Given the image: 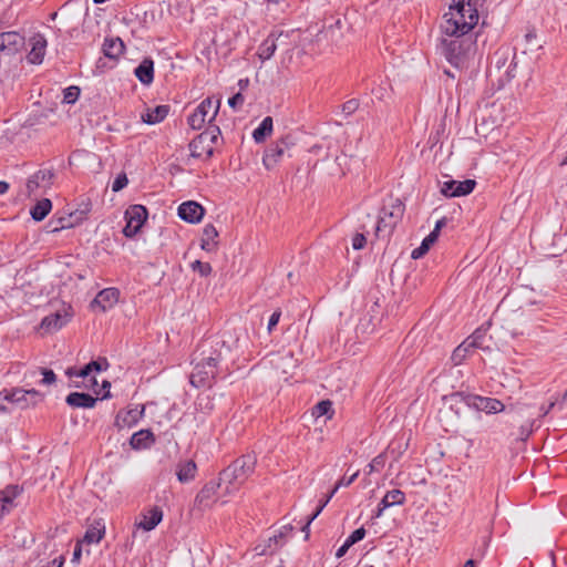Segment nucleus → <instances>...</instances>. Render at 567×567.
<instances>
[{
    "instance_id": "f257e3e1",
    "label": "nucleus",
    "mask_w": 567,
    "mask_h": 567,
    "mask_svg": "<svg viewBox=\"0 0 567 567\" xmlns=\"http://www.w3.org/2000/svg\"><path fill=\"white\" fill-rule=\"evenodd\" d=\"M485 0H452L450 12L444 14L442 31L454 39H444L441 51L445 59L454 66H463L473 42L462 37L467 34L478 22V8Z\"/></svg>"
},
{
    "instance_id": "f03ea898",
    "label": "nucleus",
    "mask_w": 567,
    "mask_h": 567,
    "mask_svg": "<svg viewBox=\"0 0 567 567\" xmlns=\"http://www.w3.org/2000/svg\"><path fill=\"white\" fill-rule=\"evenodd\" d=\"M256 456L246 454L236 458L230 465L219 473V481L224 484V495H230L237 492L240 486L254 473L256 466Z\"/></svg>"
},
{
    "instance_id": "7ed1b4c3",
    "label": "nucleus",
    "mask_w": 567,
    "mask_h": 567,
    "mask_svg": "<svg viewBox=\"0 0 567 567\" xmlns=\"http://www.w3.org/2000/svg\"><path fill=\"white\" fill-rule=\"evenodd\" d=\"M205 347L206 343H203L199 348L202 350L200 355L203 357L196 362L189 379L190 384L195 388L210 385L212 381L217 375L218 363L221 360V355L217 349H212L206 355ZM210 348H213V346Z\"/></svg>"
},
{
    "instance_id": "20e7f679",
    "label": "nucleus",
    "mask_w": 567,
    "mask_h": 567,
    "mask_svg": "<svg viewBox=\"0 0 567 567\" xmlns=\"http://www.w3.org/2000/svg\"><path fill=\"white\" fill-rule=\"evenodd\" d=\"M221 132L217 125H208V127L198 134L190 143V155L195 158L208 159L214 154V147L220 138Z\"/></svg>"
},
{
    "instance_id": "39448f33",
    "label": "nucleus",
    "mask_w": 567,
    "mask_h": 567,
    "mask_svg": "<svg viewBox=\"0 0 567 567\" xmlns=\"http://www.w3.org/2000/svg\"><path fill=\"white\" fill-rule=\"evenodd\" d=\"M220 101L213 100L212 97L204 99L200 104L188 116L187 123L193 130H200L205 123H210L215 120Z\"/></svg>"
},
{
    "instance_id": "423d86ee",
    "label": "nucleus",
    "mask_w": 567,
    "mask_h": 567,
    "mask_svg": "<svg viewBox=\"0 0 567 567\" xmlns=\"http://www.w3.org/2000/svg\"><path fill=\"white\" fill-rule=\"evenodd\" d=\"M404 214V204L399 199H392L381 209L377 231H386L391 234L396 224L402 219Z\"/></svg>"
},
{
    "instance_id": "0eeeda50",
    "label": "nucleus",
    "mask_w": 567,
    "mask_h": 567,
    "mask_svg": "<svg viewBox=\"0 0 567 567\" xmlns=\"http://www.w3.org/2000/svg\"><path fill=\"white\" fill-rule=\"evenodd\" d=\"M293 145L290 136H285L268 145L262 156V164L267 169H272Z\"/></svg>"
},
{
    "instance_id": "6e6552de",
    "label": "nucleus",
    "mask_w": 567,
    "mask_h": 567,
    "mask_svg": "<svg viewBox=\"0 0 567 567\" xmlns=\"http://www.w3.org/2000/svg\"><path fill=\"white\" fill-rule=\"evenodd\" d=\"M148 216L147 209L143 205H132L125 212L126 225L123 228V234L127 238L134 237Z\"/></svg>"
},
{
    "instance_id": "1a4fd4ad",
    "label": "nucleus",
    "mask_w": 567,
    "mask_h": 567,
    "mask_svg": "<svg viewBox=\"0 0 567 567\" xmlns=\"http://www.w3.org/2000/svg\"><path fill=\"white\" fill-rule=\"evenodd\" d=\"M463 402L477 411H484L489 414L503 412L505 405L502 401L494 398H486L476 394H461Z\"/></svg>"
},
{
    "instance_id": "9d476101",
    "label": "nucleus",
    "mask_w": 567,
    "mask_h": 567,
    "mask_svg": "<svg viewBox=\"0 0 567 567\" xmlns=\"http://www.w3.org/2000/svg\"><path fill=\"white\" fill-rule=\"evenodd\" d=\"M54 177L55 174L51 168H41L35 172L27 181L28 196H31L38 189H42L44 192L49 189L53 184Z\"/></svg>"
},
{
    "instance_id": "9b49d317",
    "label": "nucleus",
    "mask_w": 567,
    "mask_h": 567,
    "mask_svg": "<svg viewBox=\"0 0 567 567\" xmlns=\"http://www.w3.org/2000/svg\"><path fill=\"white\" fill-rule=\"evenodd\" d=\"M9 391V402L17 403L21 408L34 406L41 402L44 395L35 389L24 390L14 388Z\"/></svg>"
},
{
    "instance_id": "f8f14e48",
    "label": "nucleus",
    "mask_w": 567,
    "mask_h": 567,
    "mask_svg": "<svg viewBox=\"0 0 567 567\" xmlns=\"http://www.w3.org/2000/svg\"><path fill=\"white\" fill-rule=\"evenodd\" d=\"M288 39V34L284 32H271L259 45L258 48V56L260 60L266 61L269 60L274 53L276 52L277 48L282 47L286 43V40Z\"/></svg>"
},
{
    "instance_id": "ddd939ff",
    "label": "nucleus",
    "mask_w": 567,
    "mask_h": 567,
    "mask_svg": "<svg viewBox=\"0 0 567 567\" xmlns=\"http://www.w3.org/2000/svg\"><path fill=\"white\" fill-rule=\"evenodd\" d=\"M475 185L476 182L474 179H450L442 184L441 192L446 197H460L471 194Z\"/></svg>"
},
{
    "instance_id": "4468645a",
    "label": "nucleus",
    "mask_w": 567,
    "mask_h": 567,
    "mask_svg": "<svg viewBox=\"0 0 567 567\" xmlns=\"http://www.w3.org/2000/svg\"><path fill=\"white\" fill-rule=\"evenodd\" d=\"M163 519V511L159 506H152L145 508L141 513V519L135 523V526L145 532L153 530Z\"/></svg>"
},
{
    "instance_id": "2eb2a0df",
    "label": "nucleus",
    "mask_w": 567,
    "mask_h": 567,
    "mask_svg": "<svg viewBox=\"0 0 567 567\" xmlns=\"http://www.w3.org/2000/svg\"><path fill=\"white\" fill-rule=\"evenodd\" d=\"M120 291L116 288L101 290L91 302L92 308H100L102 312L111 309L118 300Z\"/></svg>"
},
{
    "instance_id": "dca6fc26",
    "label": "nucleus",
    "mask_w": 567,
    "mask_h": 567,
    "mask_svg": "<svg viewBox=\"0 0 567 567\" xmlns=\"http://www.w3.org/2000/svg\"><path fill=\"white\" fill-rule=\"evenodd\" d=\"M204 214L205 209L196 202H185L178 207L179 218L190 224L199 223Z\"/></svg>"
},
{
    "instance_id": "f3484780",
    "label": "nucleus",
    "mask_w": 567,
    "mask_h": 567,
    "mask_svg": "<svg viewBox=\"0 0 567 567\" xmlns=\"http://www.w3.org/2000/svg\"><path fill=\"white\" fill-rule=\"evenodd\" d=\"M143 413L144 408L138 409V406L130 410H122L116 414L114 424L118 430L132 427L142 419Z\"/></svg>"
},
{
    "instance_id": "a211bd4d",
    "label": "nucleus",
    "mask_w": 567,
    "mask_h": 567,
    "mask_svg": "<svg viewBox=\"0 0 567 567\" xmlns=\"http://www.w3.org/2000/svg\"><path fill=\"white\" fill-rule=\"evenodd\" d=\"M219 488L224 489V484H221V481H210L206 483L203 488L198 492V494L195 497V503L198 506L207 507L210 505L212 502H214V497L217 494V491Z\"/></svg>"
},
{
    "instance_id": "6ab92c4d",
    "label": "nucleus",
    "mask_w": 567,
    "mask_h": 567,
    "mask_svg": "<svg viewBox=\"0 0 567 567\" xmlns=\"http://www.w3.org/2000/svg\"><path fill=\"white\" fill-rule=\"evenodd\" d=\"M21 488L18 485H8L0 491L1 516L8 514L14 507V499L20 495Z\"/></svg>"
},
{
    "instance_id": "aec40b11",
    "label": "nucleus",
    "mask_w": 567,
    "mask_h": 567,
    "mask_svg": "<svg viewBox=\"0 0 567 567\" xmlns=\"http://www.w3.org/2000/svg\"><path fill=\"white\" fill-rule=\"evenodd\" d=\"M70 320V315L66 311H56L44 317L41 321V328L47 332H53L64 327Z\"/></svg>"
},
{
    "instance_id": "412c9836",
    "label": "nucleus",
    "mask_w": 567,
    "mask_h": 567,
    "mask_svg": "<svg viewBox=\"0 0 567 567\" xmlns=\"http://www.w3.org/2000/svg\"><path fill=\"white\" fill-rule=\"evenodd\" d=\"M23 45V38L14 31L0 33V52H17Z\"/></svg>"
},
{
    "instance_id": "4be33fe9",
    "label": "nucleus",
    "mask_w": 567,
    "mask_h": 567,
    "mask_svg": "<svg viewBox=\"0 0 567 567\" xmlns=\"http://www.w3.org/2000/svg\"><path fill=\"white\" fill-rule=\"evenodd\" d=\"M135 76L144 85H150L154 80V61L145 58L134 70Z\"/></svg>"
},
{
    "instance_id": "5701e85b",
    "label": "nucleus",
    "mask_w": 567,
    "mask_h": 567,
    "mask_svg": "<svg viewBox=\"0 0 567 567\" xmlns=\"http://www.w3.org/2000/svg\"><path fill=\"white\" fill-rule=\"evenodd\" d=\"M218 231L213 224H207L203 228L200 247L207 252L215 251L218 247Z\"/></svg>"
},
{
    "instance_id": "b1692460",
    "label": "nucleus",
    "mask_w": 567,
    "mask_h": 567,
    "mask_svg": "<svg viewBox=\"0 0 567 567\" xmlns=\"http://www.w3.org/2000/svg\"><path fill=\"white\" fill-rule=\"evenodd\" d=\"M154 443L155 435L151 430H140L135 432L130 440V444L134 450L150 449Z\"/></svg>"
},
{
    "instance_id": "393cba45",
    "label": "nucleus",
    "mask_w": 567,
    "mask_h": 567,
    "mask_svg": "<svg viewBox=\"0 0 567 567\" xmlns=\"http://www.w3.org/2000/svg\"><path fill=\"white\" fill-rule=\"evenodd\" d=\"M47 49V40L43 35H37L32 39V48L28 53V61L32 64L42 63Z\"/></svg>"
},
{
    "instance_id": "a878e982",
    "label": "nucleus",
    "mask_w": 567,
    "mask_h": 567,
    "mask_svg": "<svg viewBox=\"0 0 567 567\" xmlns=\"http://www.w3.org/2000/svg\"><path fill=\"white\" fill-rule=\"evenodd\" d=\"M197 473V465L193 460L179 461L176 465V476L181 483L193 481Z\"/></svg>"
},
{
    "instance_id": "bb28decb",
    "label": "nucleus",
    "mask_w": 567,
    "mask_h": 567,
    "mask_svg": "<svg viewBox=\"0 0 567 567\" xmlns=\"http://www.w3.org/2000/svg\"><path fill=\"white\" fill-rule=\"evenodd\" d=\"M96 400V398L87 393L71 392L66 396L65 402L72 408L92 409L95 405Z\"/></svg>"
},
{
    "instance_id": "cd10ccee",
    "label": "nucleus",
    "mask_w": 567,
    "mask_h": 567,
    "mask_svg": "<svg viewBox=\"0 0 567 567\" xmlns=\"http://www.w3.org/2000/svg\"><path fill=\"white\" fill-rule=\"evenodd\" d=\"M169 105H157L154 109H147L145 113L142 114V121L146 124L154 125L163 122L169 113Z\"/></svg>"
},
{
    "instance_id": "c85d7f7f",
    "label": "nucleus",
    "mask_w": 567,
    "mask_h": 567,
    "mask_svg": "<svg viewBox=\"0 0 567 567\" xmlns=\"http://www.w3.org/2000/svg\"><path fill=\"white\" fill-rule=\"evenodd\" d=\"M124 43L120 38H105L103 42V53L110 59H117L124 52Z\"/></svg>"
},
{
    "instance_id": "c756f323",
    "label": "nucleus",
    "mask_w": 567,
    "mask_h": 567,
    "mask_svg": "<svg viewBox=\"0 0 567 567\" xmlns=\"http://www.w3.org/2000/svg\"><path fill=\"white\" fill-rule=\"evenodd\" d=\"M284 546L282 542H279L274 535L268 537L265 540H261L258 543L254 550L258 556H265V555H272L275 554L279 548Z\"/></svg>"
},
{
    "instance_id": "7c9ffc66",
    "label": "nucleus",
    "mask_w": 567,
    "mask_h": 567,
    "mask_svg": "<svg viewBox=\"0 0 567 567\" xmlns=\"http://www.w3.org/2000/svg\"><path fill=\"white\" fill-rule=\"evenodd\" d=\"M91 370L87 365H84L82 369L78 370L75 368H69L66 370V374L69 378H82L84 380L85 388H93L97 385V381L94 377H90Z\"/></svg>"
},
{
    "instance_id": "2f4dec72",
    "label": "nucleus",
    "mask_w": 567,
    "mask_h": 567,
    "mask_svg": "<svg viewBox=\"0 0 567 567\" xmlns=\"http://www.w3.org/2000/svg\"><path fill=\"white\" fill-rule=\"evenodd\" d=\"M52 209V203L49 198H42L31 208V217L35 221L43 220Z\"/></svg>"
},
{
    "instance_id": "473e14b6",
    "label": "nucleus",
    "mask_w": 567,
    "mask_h": 567,
    "mask_svg": "<svg viewBox=\"0 0 567 567\" xmlns=\"http://www.w3.org/2000/svg\"><path fill=\"white\" fill-rule=\"evenodd\" d=\"M272 133V117L266 116L252 132L256 143H262Z\"/></svg>"
},
{
    "instance_id": "72a5a7b5",
    "label": "nucleus",
    "mask_w": 567,
    "mask_h": 567,
    "mask_svg": "<svg viewBox=\"0 0 567 567\" xmlns=\"http://www.w3.org/2000/svg\"><path fill=\"white\" fill-rule=\"evenodd\" d=\"M437 240L435 233H430L421 243V245L413 249L411 252L412 259L422 258L429 250L430 247Z\"/></svg>"
},
{
    "instance_id": "f704fd0d",
    "label": "nucleus",
    "mask_w": 567,
    "mask_h": 567,
    "mask_svg": "<svg viewBox=\"0 0 567 567\" xmlns=\"http://www.w3.org/2000/svg\"><path fill=\"white\" fill-rule=\"evenodd\" d=\"M104 532V526L100 523H96V525H92L87 528L84 535V542L87 544L99 543L103 538Z\"/></svg>"
},
{
    "instance_id": "c9c22d12",
    "label": "nucleus",
    "mask_w": 567,
    "mask_h": 567,
    "mask_svg": "<svg viewBox=\"0 0 567 567\" xmlns=\"http://www.w3.org/2000/svg\"><path fill=\"white\" fill-rule=\"evenodd\" d=\"M336 493L337 492H333L332 489L322 501H320V504L315 511V513L307 518L306 524L302 526V532H306L308 534L310 524L318 517V515L322 512V509L327 506V504L330 502V499L333 497Z\"/></svg>"
},
{
    "instance_id": "e433bc0d",
    "label": "nucleus",
    "mask_w": 567,
    "mask_h": 567,
    "mask_svg": "<svg viewBox=\"0 0 567 567\" xmlns=\"http://www.w3.org/2000/svg\"><path fill=\"white\" fill-rule=\"evenodd\" d=\"M313 415L317 417L327 415L329 419L333 415L332 403L329 400H323L317 403L313 408Z\"/></svg>"
},
{
    "instance_id": "4c0bfd02",
    "label": "nucleus",
    "mask_w": 567,
    "mask_h": 567,
    "mask_svg": "<svg viewBox=\"0 0 567 567\" xmlns=\"http://www.w3.org/2000/svg\"><path fill=\"white\" fill-rule=\"evenodd\" d=\"M37 374H42L43 378L40 383L43 385L53 384L56 380L55 373L50 369L40 368L30 372V375L32 377H35Z\"/></svg>"
},
{
    "instance_id": "58836bf2",
    "label": "nucleus",
    "mask_w": 567,
    "mask_h": 567,
    "mask_svg": "<svg viewBox=\"0 0 567 567\" xmlns=\"http://www.w3.org/2000/svg\"><path fill=\"white\" fill-rule=\"evenodd\" d=\"M472 348L468 347V344H466V341H464L463 343H461L452 353V361L454 362V364H461L462 361L466 358V355L468 354L470 350Z\"/></svg>"
},
{
    "instance_id": "ea45409f",
    "label": "nucleus",
    "mask_w": 567,
    "mask_h": 567,
    "mask_svg": "<svg viewBox=\"0 0 567 567\" xmlns=\"http://www.w3.org/2000/svg\"><path fill=\"white\" fill-rule=\"evenodd\" d=\"M386 457L384 454H379L368 465V474H372L373 472H380L385 466Z\"/></svg>"
},
{
    "instance_id": "a19ab883",
    "label": "nucleus",
    "mask_w": 567,
    "mask_h": 567,
    "mask_svg": "<svg viewBox=\"0 0 567 567\" xmlns=\"http://www.w3.org/2000/svg\"><path fill=\"white\" fill-rule=\"evenodd\" d=\"M80 96V89L78 86H69L63 91V102L73 104Z\"/></svg>"
},
{
    "instance_id": "79ce46f5",
    "label": "nucleus",
    "mask_w": 567,
    "mask_h": 567,
    "mask_svg": "<svg viewBox=\"0 0 567 567\" xmlns=\"http://www.w3.org/2000/svg\"><path fill=\"white\" fill-rule=\"evenodd\" d=\"M386 498L394 505H402L405 502V495L401 489H392L385 494Z\"/></svg>"
},
{
    "instance_id": "37998d69",
    "label": "nucleus",
    "mask_w": 567,
    "mask_h": 567,
    "mask_svg": "<svg viewBox=\"0 0 567 567\" xmlns=\"http://www.w3.org/2000/svg\"><path fill=\"white\" fill-rule=\"evenodd\" d=\"M190 266L194 271H198L203 277L210 275L213 270L209 262H203L200 260H195Z\"/></svg>"
},
{
    "instance_id": "c03bdc74",
    "label": "nucleus",
    "mask_w": 567,
    "mask_h": 567,
    "mask_svg": "<svg viewBox=\"0 0 567 567\" xmlns=\"http://www.w3.org/2000/svg\"><path fill=\"white\" fill-rule=\"evenodd\" d=\"M465 341H466V344H468V347H471L472 349L481 348L483 346V341H484V333L481 332L480 330H476Z\"/></svg>"
},
{
    "instance_id": "a18cd8bd",
    "label": "nucleus",
    "mask_w": 567,
    "mask_h": 567,
    "mask_svg": "<svg viewBox=\"0 0 567 567\" xmlns=\"http://www.w3.org/2000/svg\"><path fill=\"white\" fill-rule=\"evenodd\" d=\"M359 476V471L354 472L352 475H350L349 477L347 476H343L341 477L334 485L333 487V492H338V489L340 487H348L350 486L355 480L357 477Z\"/></svg>"
},
{
    "instance_id": "49530a36",
    "label": "nucleus",
    "mask_w": 567,
    "mask_h": 567,
    "mask_svg": "<svg viewBox=\"0 0 567 567\" xmlns=\"http://www.w3.org/2000/svg\"><path fill=\"white\" fill-rule=\"evenodd\" d=\"M534 424H535V421H527L525 424H523L520 427H519V439L525 441L527 440L530 434L533 433L534 431Z\"/></svg>"
},
{
    "instance_id": "de8ad7c7",
    "label": "nucleus",
    "mask_w": 567,
    "mask_h": 567,
    "mask_svg": "<svg viewBox=\"0 0 567 567\" xmlns=\"http://www.w3.org/2000/svg\"><path fill=\"white\" fill-rule=\"evenodd\" d=\"M365 536V529L363 527H360L355 530H353L348 538L346 539L351 546L357 544L358 542L362 540Z\"/></svg>"
},
{
    "instance_id": "09e8293b",
    "label": "nucleus",
    "mask_w": 567,
    "mask_h": 567,
    "mask_svg": "<svg viewBox=\"0 0 567 567\" xmlns=\"http://www.w3.org/2000/svg\"><path fill=\"white\" fill-rule=\"evenodd\" d=\"M128 183V179L125 174H120L116 176L112 184V190L113 192H120L122 190Z\"/></svg>"
},
{
    "instance_id": "8fccbe9b",
    "label": "nucleus",
    "mask_w": 567,
    "mask_h": 567,
    "mask_svg": "<svg viewBox=\"0 0 567 567\" xmlns=\"http://www.w3.org/2000/svg\"><path fill=\"white\" fill-rule=\"evenodd\" d=\"M86 365L90 368L91 372H93V371L100 372V371L106 370L109 368V362L106 361V359H100L96 361H91Z\"/></svg>"
},
{
    "instance_id": "3c124183",
    "label": "nucleus",
    "mask_w": 567,
    "mask_h": 567,
    "mask_svg": "<svg viewBox=\"0 0 567 567\" xmlns=\"http://www.w3.org/2000/svg\"><path fill=\"white\" fill-rule=\"evenodd\" d=\"M358 107H359V101L355 99H352V100H349L346 103H343L342 112L346 115H351L358 110Z\"/></svg>"
},
{
    "instance_id": "603ef678",
    "label": "nucleus",
    "mask_w": 567,
    "mask_h": 567,
    "mask_svg": "<svg viewBox=\"0 0 567 567\" xmlns=\"http://www.w3.org/2000/svg\"><path fill=\"white\" fill-rule=\"evenodd\" d=\"M367 244V238L363 234H355L352 238V247L355 250L362 249Z\"/></svg>"
},
{
    "instance_id": "864d4df0",
    "label": "nucleus",
    "mask_w": 567,
    "mask_h": 567,
    "mask_svg": "<svg viewBox=\"0 0 567 567\" xmlns=\"http://www.w3.org/2000/svg\"><path fill=\"white\" fill-rule=\"evenodd\" d=\"M292 526L290 524L282 526L277 534L274 536L285 544V539L289 536V534L292 532Z\"/></svg>"
},
{
    "instance_id": "5fc2aeb1",
    "label": "nucleus",
    "mask_w": 567,
    "mask_h": 567,
    "mask_svg": "<svg viewBox=\"0 0 567 567\" xmlns=\"http://www.w3.org/2000/svg\"><path fill=\"white\" fill-rule=\"evenodd\" d=\"M244 103V96L241 93H237L228 100V105L233 109Z\"/></svg>"
},
{
    "instance_id": "6e6d98bb",
    "label": "nucleus",
    "mask_w": 567,
    "mask_h": 567,
    "mask_svg": "<svg viewBox=\"0 0 567 567\" xmlns=\"http://www.w3.org/2000/svg\"><path fill=\"white\" fill-rule=\"evenodd\" d=\"M280 316H281V312L278 310L272 312V315L270 316L269 321H268L269 332L277 326V323L279 322Z\"/></svg>"
},
{
    "instance_id": "4d7b16f0",
    "label": "nucleus",
    "mask_w": 567,
    "mask_h": 567,
    "mask_svg": "<svg viewBox=\"0 0 567 567\" xmlns=\"http://www.w3.org/2000/svg\"><path fill=\"white\" fill-rule=\"evenodd\" d=\"M9 391L8 390H3V391H0V410L2 412H7V408L4 406V402L8 401L9 402Z\"/></svg>"
},
{
    "instance_id": "13d9d810",
    "label": "nucleus",
    "mask_w": 567,
    "mask_h": 567,
    "mask_svg": "<svg viewBox=\"0 0 567 567\" xmlns=\"http://www.w3.org/2000/svg\"><path fill=\"white\" fill-rule=\"evenodd\" d=\"M557 404V400L551 401L547 406H540V417L546 416Z\"/></svg>"
},
{
    "instance_id": "bf43d9fd",
    "label": "nucleus",
    "mask_w": 567,
    "mask_h": 567,
    "mask_svg": "<svg viewBox=\"0 0 567 567\" xmlns=\"http://www.w3.org/2000/svg\"><path fill=\"white\" fill-rule=\"evenodd\" d=\"M445 225H446V218L443 217L436 221L435 227L431 233H435L436 238H439L440 231H441L442 227H444Z\"/></svg>"
},
{
    "instance_id": "052dcab7",
    "label": "nucleus",
    "mask_w": 567,
    "mask_h": 567,
    "mask_svg": "<svg viewBox=\"0 0 567 567\" xmlns=\"http://www.w3.org/2000/svg\"><path fill=\"white\" fill-rule=\"evenodd\" d=\"M350 547H351V545L346 540L343 543V545L338 548V550L336 553V557L341 558L342 556H344Z\"/></svg>"
},
{
    "instance_id": "680f3d73",
    "label": "nucleus",
    "mask_w": 567,
    "mask_h": 567,
    "mask_svg": "<svg viewBox=\"0 0 567 567\" xmlns=\"http://www.w3.org/2000/svg\"><path fill=\"white\" fill-rule=\"evenodd\" d=\"M87 212H89V208H85L84 210H81L79 213V216H78V213L75 212L74 214H71L70 217L71 218L74 217L75 221L78 223V221L82 220L83 218H85V215L87 214Z\"/></svg>"
},
{
    "instance_id": "e2e57ef3",
    "label": "nucleus",
    "mask_w": 567,
    "mask_h": 567,
    "mask_svg": "<svg viewBox=\"0 0 567 567\" xmlns=\"http://www.w3.org/2000/svg\"><path fill=\"white\" fill-rule=\"evenodd\" d=\"M379 506L385 511L386 508L391 507L392 505L389 502V499L386 498V496L384 495V497L379 503Z\"/></svg>"
},
{
    "instance_id": "0e129e2a",
    "label": "nucleus",
    "mask_w": 567,
    "mask_h": 567,
    "mask_svg": "<svg viewBox=\"0 0 567 567\" xmlns=\"http://www.w3.org/2000/svg\"><path fill=\"white\" fill-rule=\"evenodd\" d=\"M9 189V184L7 182H0V195L6 194Z\"/></svg>"
},
{
    "instance_id": "69168bd1",
    "label": "nucleus",
    "mask_w": 567,
    "mask_h": 567,
    "mask_svg": "<svg viewBox=\"0 0 567 567\" xmlns=\"http://www.w3.org/2000/svg\"><path fill=\"white\" fill-rule=\"evenodd\" d=\"M81 556V546L80 544H78L74 548V551H73V559H79Z\"/></svg>"
},
{
    "instance_id": "338daca9",
    "label": "nucleus",
    "mask_w": 567,
    "mask_h": 567,
    "mask_svg": "<svg viewBox=\"0 0 567 567\" xmlns=\"http://www.w3.org/2000/svg\"><path fill=\"white\" fill-rule=\"evenodd\" d=\"M383 512H384V509H383V508H381V507L378 505L377 511L374 512L373 517H374V518H379V517H381V516L383 515Z\"/></svg>"
},
{
    "instance_id": "774afa93",
    "label": "nucleus",
    "mask_w": 567,
    "mask_h": 567,
    "mask_svg": "<svg viewBox=\"0 0 567 567\" xmlns=\"http://www.w3.org/2000/svg\"><path fill=\"white\" fill-rule=\"evenodd\" d=\"M249 83V80L248 79H240L239 82H238V85L240 86V89H245Z\"/></svg>"
}]
</instances>
